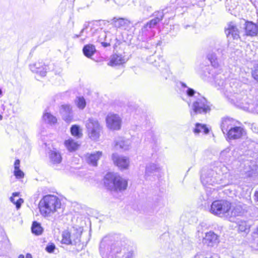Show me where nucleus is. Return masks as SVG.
<instances>
[{
    "label": "nucleus",
    "mask_w": 258,
    "mask_h": 258,
    "mask_svg": "<svg viewBox=\"0 0 258 258\" xmlns=\"http://www.w3.org/2000/svg\"><path fill=\"white\" fill-rule=\"evenodd\" d=\"M201 182L204 185L221 184L223 183L220 176L213 170H208L206 174L202 173L201 176Z\"/></svg>",
    "instance_id": "obj_8"
},
{
    "label": "nucleus",
    "mask_w": 258,
    "mask_h": 258,
    "mask_svg": "<svg viewBox=\"0 0 258 258\" xmlns=\"http://www.w3.org/2000/svg\"><path fill=\"white\" fill-rule=\"evenodd\" d=\"M106 121L107 125L110 129L118 130L120 128L121 120L118 115L109 114L106 117Z\"/></svg>",
    "instance_id": "obj_12"
},
{
    "label": "nucleus",
    "mask_w": 258,
    "mask_h": 258,
    "mask_svg": "<svg viewBox=\"0 0 258 258\" xmlns=\"http://www.w3.org/2000/svg\"><path fill=\"white\" fill-rule=\"evenodd\" d=\"M121 254L122 258H133L134 256V251L129 245L127 247L126 251L123 252Z\"/></svg>",
    "instance_id": "obj_39"
},
{
    "label": "nucleus",
    "mask_w": 258,
    "mask_h": 258,
    "mask_svg": "<svg viewBox=\"0 0 258 258\" xmlns=\"http://www.w3.org/2000/svg\"><path fill=\"white\" fill-rule=\"evenodd\" d=\"M90 35H88L87 36H86V37H88V36H89Z\"/></svg>",
    "instance_id": "obj_56"
},
{
    "label": "nucleus",
    "mask_w": 258,
    "mask_h": 258,
    "mask_svg": "<svg viewBox=\"0 0 258 258\" xmlns=\"http://www.w3.org/2000/svg\"><path fill=\"white\" fill-rule=\"evenodd\" d=\"M102 152L97 151L94 153L88 154L87 155V163L93 166L97 165V161L102 156Z\"/></svg>",
    "instance_id": "obj_21"
},
{
    "label": "nucleus",
    "mask_w": 258,
    "mask_h": 258,
    "mask_svg": "<svg viewBox=\"0 0 258 258\" xmlns=\"http://www.w3.org/2000/svg\"><path fill=\"white\" fill-rule=\"evenodd\" d=\"M55 245L52 243H49L46 246V247L45 248V250L47 252H48L49 253H52L54 251V250L55 249Z\"/></svg>",
    "instance_id": "obj_44"
},
{
    "label": "nucleus",
    "mask_w": 258,
    "mask_h": 258,
    "mask_svg": "<svg viewBox=\"0 0 258 258\" xmlns=\"http://www.w3.org/2000/svg\"><path fill=\"white\" fill-rule=\"evenodd\" d=\"M47 70H48V67L46 66L44 64L43 66H42V67H41L40 68H39L38 69V71H39L33 72L40 75L42 77H44L46 75Z\"/></svg>",
    "instance_id": "obj_41"
},
{
    "label": "nucleus",
    "mask_w": 258,
    "mask_h": 258,
    "mask_svg": "<svg viewBox=\"0 0 258 258\" xmlns=\"http://www.w3.org/2000/svg\"><path fill=\"white\" fill-rule=\"evenodd\" d=\"M243 214V211L241 207L240 206H236L231 212L230 211V215L229 216H241Z\"/></svg>",
    "instance_id": "obj_36"
},
{
    "label": "nucleus",
    "mask_w": 258,
    "mask_h": 258,
    "mask_svg": "<svg viewBox=\"0 0 258 258\" xmlns=\"http://www.w3.org/2000/svg\"><path fill=\"white\" fill-rule=\"evenodd\" d=\"M224 154V152L223 151V152H221V155H223V154Z\"/></svg>",
    "instance_id": "obj_55"
},
{
    "label": "nucleus",
    "mask_w": 258,
    "mask_h": 258,
    "mask_svg": "<svg viewBox=\"0 0 258 258\" xmlns=\"http://www.w3.org/2000/svg\"><path fill=\"white\" fill-rule=\"evenodd\" d=\"M231 203L226 200H217L214 201L211 205L210 212L215 215L220 217H229Z\"/></svg>",
    "instance_id": "obj_6"
},
{
    "label": "nucleus",
    "mask_w": 258,
    "mask_h": 258,
    "mask_svg": "<svg viewBox=\"0 0 258 258\" xmlns=\"http://www.w3.org/2000/svg\"><path fill=\"white\" fill-rule=\"evenodd\" d=\"M112 24L117 28L126 29L129 26L130 22L126 19L113 18L112 20Z\"/></svg>",
    "instance_id": "obj_22"
},
{
    "label": "nucleus",
    "mask_w": 258,
    "mask_h": 258,
    "mask_svg": "<svg viewBox=\"0 0 258 258\" xmlns=\"http://www.w3.org/2000/svg\"><path fill=\"white\" fill-rule=\"evenodd\" d=\"M101 43L102 45L104 47H107V46L110 45V43H107V42H101Z\"/></svg>",
    "instance_id": "obj_49"
},
{
    "label": "nucleus",
    "mask_w": 258,
    "mask_h": 258,
    "mask_svg": "<svg viewBox=\"0 0 258 258\" xmlns=\"http://www.w3.org/2000/svg\"><path fill=\"white\" fill-rule=\"evenodd\" d=\"M71 134L73 136L77 137V138H80L82 136V134L81 133L79 126L77 125H73L71 128Z\"/></svg>",
    "instance_id": "obj_38"
},
{
    "label": "nucleus",
    "mask_w": 258,
    "mask_h": 258,
    "mask_svg": "<svg viewBox=\"0 0 258 258\" xmlns=\"http://www.w3.org/2000/svg\"><path fill=\"white\" fill-rule=\"evenodd\" d=\"M159 42L157 43L154 40L150 39L148 41L144 42V43L142 44V46L147 49H152L151 50V52H153L155 53L156 51L155 48L159 44Z\"/></svg>",
    "instance_id": "obj_26"
},
{
    "label": "nucleus",
    "mask_w": 258,
    "mask_h": 258,
    "mask_svg": "<svg viewBox=\"0 0 258 258\" xmlns=\"http://www.w3.org/2000/svg\"><path fill=\"white\" fill-rule=\"evenodd\" d=\"M91 32L92 36H95L96 34H99V35L98 36L97 41H101L102 40L106 37L105 32L101 29H94V28L91 29Z\"/></svg>",
    "instance_id": "obj_33"
},
{
    "label": "nucleus",
    "mask_w": 258,
    "mask_h": 258,
    "mask_svg": "<svg viewBox=\"0 0 258 258\" xmlns=\"http://www.w3.org/2000/svg\"><path fill=\"white\" fill-rule=\"evenodd\" d=\"M2 94V91L1 90V89L0 88V95H1Z\"/></svg>",
    "instance_id": "obj_54"
},
{
    "label": "nucleus",
    "mask_w": 258,
    "mask_h": 258,
    "mask_svg": "<svg viewBox=\"0 0 258 258\" xmlns=\"http://www.w3.org/2000/svg\"><path fill=\"white\" fill-rule=\"evenodd\" d=\"M147 61L149 63L152 64L155 67H164L165 66V63L162 57H158V60H157L155 56L151 55L147 58Z\"/></svg>",
    "instance_id": "obj_25"
},
{
    "label": "nucleus",
    "mask_w": 258,
    "mask_h": 258,
    "mask_svg": "<svg viewBox=\"0 0 258 258\" xmlns=\"http://www.w3.org/2000/svg\"><path fill=\"white\" fill-rule=\"evenodd\" d=\"M230 94L229 95L228 94H226V93H225V95H226L227 97L232 103H239L240 107L243 108L244 110L258 114V104L253 103H252V101H250V102H248L247 104L244 105L243 102H240L241 99L240 95L236 93H232L230 92Z\"/></svg>",
    "instance_id": "obj_7"
},
{
    "label": "nucleus",
    "mask_w": 258,
    "mask_h": 258,
    "mask_svg": "<svg viewBox=\"0 0 258 258\" xmlns=\"http://www.w3.org/2000/svg\"><path fill=\"white\" fill-rule=\"evenodd\" d=\"M181 85L183 87H186V85L184 83H181Z\"/></svg>",
    "instance_id": "obj_51"
},
{
    "label": "nucleus",
    "mask_w": 258,
    "mask_h": 258,
    "mask_svg": "<svg viewBox=\"0 0 258 258\" xmlns=\"http://www.w3.org/2000/svg\"><path fill=\"white\" fill-rule=\"evenodd\" d=\"M86 126L89 137L93 140H97L100 136L101 127L98 121L94 118H89L86 122Z\"/></svg>",
    "instance_id": "obj_9"
},
{
    "label": "nucleus",
    "mask_w": 258,
    "mask_h": 258,
    "mask_svg": "<svg viewBox=\"0 0 258 258\" xmlns=\"http://www.w3.org/2000/svg\"><path fill=\"white\" fill-rule=\"evenodd\" d=\"M254 200H255L256 202H258V191H256V192L254 193Z\"/></svg>",
    "instance_id": "obj_50"
},
{
    "label": "nucleus",
    "mask_w": 258,
    "mask_h": 258,
    "mask_svg": "<svg viewBox=\"0 0 258 258\" xmlns=\"http://www.w3.org/2000/svg\"><path fill=\"white\" fill-rule=\"evenodd\" d=\"M244 133L245 131L243 128L235 125L225 134L229 140H236L240 139Z\"/></svg>",
    "instance_id": "obj_15"
},
{
    "label": "nucleus",
    "mask_w": 258,
    "mask_h": 258,
    "mask_svg": "<svg viewBox=\"0 0 258 258\" xmlns=\"http://www.w3.org/2000/svg\"><path fill=\"white\" fill-rule=\"evenodd\" d=\"M194 132L195 134H199L200 133H204V134H208L209 132V130L205 124L197 123Z\"/></svg>",
    "instance_id": "obj_29"
},
{
    "label": "nucleus",
    "mask_w": 258,
    "mask_h": 258,
    "mask_svg": "<svg viewBox=\"0 0 258 258\" xmlns=\"http://www.w3.org/2000/svg\"><path fill=\"white\" fill-rule=\"evenodd\" d=\"M128 245V241L123 237L107 235L101 241L100 250L103 258H117L126 251Z\"/></svg>",
    "instance_id": "obj_1"
},
{
    "label": "nucleus",
    "mask_w": 258,
    "mask_h": 258,
    "mask_svg": "<svg viewBox=\"0 0 258 258\" xmlns=\"http://www.w3.org/2000/svg\"><path fill=\"white\" fill-rule=\"evenodd\" d=\"M245 32L247 36H256L258 34V25L251 21H246L245 23Z\"/></svg>",
    "instance_id": "obj_18"
},
{
    "label": "nucleus",
    "mask_w": 258,
    "mask_h": 258,
    "mask_svg": "<svg viewBox=\"0 0 258 258\" xmlns=\"http://www.w3.org/2000/svg\"><path fill=\"white\" fill-rule=\"evenodd\" d=\"M96 51L95 46L92 44H87L84 46L83 52L84 54L87 57H91Z\"/></svg>",
    "instance_id": "obj_27"
},
{
    "label": "nucleus",
    "mask_w": 258,
    "mask_h": 258,
    "mask_svg": "<svg viewBox=\"0 0 258 258\" xmlns=\"http://www.w3.org/2000/svg\"><path fill=\"white\" fill-rule=\"evenodd\" d=\"M105 186L109 190L121 192L125 190L127 186V181L119 175L108 173L104 176Z\"/></svg>",
    "instance_id": "obj_4"
},
{
    "label": "nucleus",
    "mask_w": 258,
    "mask_h": 258,
    "mask_svg": "<svg viewBox=\"0 0 258 258\" xmlns=\"http://www.w3.org/2000/svg\"><path fill=\"white\" fill-rule=\"evenodd\" d=\"M253 78L258 82V68H256L252 72Z\"/></svg>",
    "instance_id": "obj_46"
},
{
    "label": "nucleus",
    "mask_w": 258,
    "mask_h": 258,
    "mask_svg": "<svg viewBox=\"0 0 258 258\" xmlns=\"http://www.w3.org/2000/svg\"><path fill=\"white\" fill-rule=\"evenodd\" d=\"M2 108H3V109L4 110H5V106H4V104H3V105H2Z\"/></svg>",
    "instance_id": "obj_53"
},
{
    "label": "nucleus",
    "mask_w": 258,
    "mask_h": 258,
    "mask_svg": "<svg viewBox=\"0 0 258 258\" xmlns=\"http://www.w3.org/2000/svg\"><path fill=\"white\" fill-rule=\"evenodd\" d=\"M44 64L43 62L38 61L35 63L30 64L29 67L32 72H38V69Z\"/></svg>",
    "instance_id": "obj_40"
},
{
    "label": "nucleus",
    "mask_w": 258,
    "mask_h": 258,
    "mask_svg": "<svg viewBox=\"0 0 258 258\" xmlns=\"http://www.w3.org/2000/svg\"><path fill=\"white\" fill-rule=\"evenodd\" d=\"M19 192H14L12 195V197L10 198L11 202L16 205V208L17 209L20 208L21 204L24 202L23 199L21 198L16 199V198L19 197Z\"/></svg>",
    "instance_id": "obj_30"
},
{
    "label": "nucleus",
    "mask_w": 258,
    "mask_h": 258,
    "mask_svg": "<svg viewBox=\"0 0 258 258\" xmlns=\"http://www.w3.org/2000/svg\"><path fill=\"white\" fill-rule=\"evenodd\" d=\"M190 27V25H185V26H184V28H185V29H187V28L188 27Z\"/></svg>",
    "instance_id": "obj_52"
},
{
    "label": "nucleus",
    "mask_w": 258,
    "mask_h": 258,
    "mask_svg": "<svg viewBox=\"0 0 258 258\" xmlns=\"http://www.w3.org/2000/svg\"><path fill=\"white\" fill-rule=\"evenodd\" d=\"M88 25H89L88 24H85L84 25V28L82 29L80 34L79 35H75V36H74V38H78L80 36H82L83 34L85 32V30L88 28Z\"/></svg>",
    "instance_id": "obj_45"
},
{
    "label": "nucleus",
    "mask_w": 258,
    "mask_h": 258,
    "mask_svg": "<svg viewBox=\"0 0 258 258\" xmlns=\"http://www.w3.org/2000/svg\"><path fill=\"white\" fill-rule=\"evenodd\" d=\"M219 241V236L212 231L207 232L203 239V243L210 247L217 245Z\"/></svg>",
    "instance_id": "obj_13"
},
{
    "label": "nucleus",
    "mask_w": 258,
    "mask_h": 258,
    "mask_svg": "<svg viewBox=\"0 0 258 258\" xmlns=\"http://www.w3.org/2000/svg\"><path fill=\"white\" fill-rule=\"evenodd\" d=\"M64 145L68 150L70 152L76 150L79 146V145L77 142H74L72 139L66 140Z\"/></svg>",
    "instance_id": "obj_28"
},
{
    "label": "nucleus",
    "mask_w": 258,
    "mask_h": 258,
    "mask_svg": "<svg viewBox=\"0 0 258 258\" xmlns=\"http://www.w3.org/2000/svg\"><path fill=\"white\" fill-rule=\"evenodd\" d=\"M125 61V59L121 54H114L111 56L109 64L111 66H115L124 63Z\"/></svg>",
    "instance_id": "obj_24"
},
{
    "label": "nucleus",
    "mask_w": 258,
    "mask_h": 258,
    "mask_svg": "<svg viewBox=\"0 0 258 258\" xmlns=\"http://www.w3.org/2000/svg\"><path fill=\"white\" fill-rule=\"evenodd\" d=\"M18 258H25V256L23 254L19 255ZM26 258H32V256L31 254L27 253L26 255Z\"/></svg>",
    "instance_id": "obj_48"
},
{
    "label": "nucleus",
    "mask_w": 258,
    "mask_h": 258,
    "mask_svg": "<svg viewBox=\"0 0 258 258\" xmlns=\"http://www.w3.org/2000/svg\"><path fill=\"white\" fill-rule=\"evenodd\" d=\"M159 170V168L157 165L154 163H150L146 166L145 175L150 176L152 174L158 172Z\"/></svg>",
    "instance_id": "obj_31"
},
{
    "label": "nucleus",
    "mask_w": 258,
    "mask_h": 258,
    "mask_svg": "<svg viewBox=\"0 0 258 258\" xmlns=\"http://www.w3.org/2000/svg\"><path fill=\"white\" fill-rule=\"evenodd\" d=\"M20 163V160L19 159L16 160V161L15 162V164H14L15 169L20 168H19Z\"/></svg>",
    "instance_id": "obj_47"
},
{
    "label": "nucleus",
    "mask_w": 258,
    "mask_h": 258,
    "mask_svg": "<svg viewBox=\"0 0 258 258\" xmlns=\"http://www.w3.org/2000/svg\"><path fill=\"white\" fill-rule=\"evenodd\" d=\"M112 159L114 163L120 169H126L128 166V159L125 157L120 156L117 154H113Z\"/></svg>",
    "instance_id": "obj_16"
},
{
    "label": "nucleus",
    "mask_w": 258,
    "mask_h": 258,
    "mask_svg": "<svg viewBox=\"0 0 258 258\" xmlns=\"http://www.w3.org/2000/svg\"><path fill=\"white\" fill-rule=\"evenodd\" d=\"M238 124L239 122L232 118L224 117L222 119L220 127L223 134H225L231 128Z\"/></svg>",
    "instance_id": "obj_14"
},
{
    "label": "nucleus",
    "mask_w": 258,
    "mask_h": 258,
    "mask_svg": "<svg viewBox=\"0 0 258 258\" xmlns=\"http://www.w3.org/2000/svg\"><path fill=\"white\" fill-rule=\"evenodd\" d=\"M0 117H1V119L2 118V116L0 115Z\"/></svg>",
    "instance_id": "obj_57"
},
{
    "label": "nucleus",
    "mask_w": 258,
    "mask_h": 258,
    "mask_svg": "<svg viewBox=\"0 0 258 258\" xmlns=\"http://www.w3.org/2000/svg\"><path fill=\"white\" fill-rule=\"evenodd\" d=\"M155 18L147 22L142 28L141 32L143 35H147L149 30L154 28L156 25L163 19L164 13L163 12H157L154 15Z\"/></svg>",
    "instance_id": "obj_11"
},
{
    "label": "nucleus",
    "mask_w": 258,
    "mask_h": 258,
    "mask_svg": "<svg viewBox=\"0 0 258 258\" xmlns=\"http://www.w3.org/2000/svg\"><path fill=\"white\" fill-rule=\"evenodd\" d=\"M59 112L62 117L67 122H69L72 119V107L69 104H62L60 106Z\"/></svg>",
    "instance_id": "obj_17"
},
{
    "label": "nucleus",
    "mask_w": 258,
    "mask_h": 258,
    "mask_svg": "<svg viewBox=\"0 0 258 258\" xmlns=\"http://www.w3.org/2000/svg\"><path fill=\"white\" fill-rule=\"evenodd\" d=\"M43 119L49 124H54L57 121L56 118L49 113H45L43 115Z\"/></svg>",
    "instance_id": "obj_34"
},
{
    "label": "nucleus",
    "mask_w": 258,
    "mask_h": 258,
    "mask_svg": "<svg viewBox=\"0 0 258 258\" xmlns=\"http://www.w3.org/2000/svg\"><path fill=\"white\" fill-rule=\"evenodd\" d=\"M49 158L50 163L53 167L58 166L62 161L61 154L56 149L50 151Z\"/></svg>",
    "instance_id": "obj_19"
},
{
    "label": "nucleus",
    "mask_w": 258,
    "mask_h": 258,
    "mask_svg": "<svg viewBox=\"0 0 258 258\" xmlns=\"http://www.w3.org/2000/svg\"><path fill=\"white\" fill-rule=\"evenodd\" d=\"M61 242L67 245L76 244L80 241L81 233L77 230H74L73 232L64 231L62 234Z\"/></svg>",
    "instance_id": "obj_10"
},
{
    "label": "nucleus",
    "mask_w": 258,
    "mask_h": 258,
    "mask_svg": "<svg viewBox=\"0 0 258 258\" xmlns=\"http://www.w3.org/2000/svg\"><path fill=\"white\" fill-rule=\"evenodd\" d=\"M131 145V141L124 140L123 138H119L115 141V146L116 149H121L123 150H127Z\"/></svg>",
    "instance_id": "obj_23"
},
{
    "label": "nucleus",
    "mask_w": 258,
    "mask_h": 258,
    "mask_svg": "<svg viewBox=\"0 0 258 258\" xmlns=\"http://www.w3.org/2000/svg\"><path fill=\"white\" fill-rule=\"evenodd\" d=\"M31 231L33 233L38 235L42 233V228L41 227L40 223L34 221L32 223Z\"/></svg>",
    "instance_id": "obj_35"
},
{
    "label": "nucleus",
    "mask_w": 258,
    "mask_h": 258,
    "mask_svg": "<svg viewBox=\"0 0 258 258\" xmlns=\"http://www.w3.org/2000/svg\"><path fill=\"white\" fill-rule=\"evenodd\" d=\"M238 230L247 234L249 232L250 225L246 221H240L238 222Z\"/></svg>",
    "instance_id": "obj_32"
},
{
    "label": "nucleus",
    "mask_w": 258,
    "mask_h": 258,
    "mask_svg": "<svg viewBox=\"0 0 258 258\" xmlns=\"http://www.w3.org/2000/svg\"><path fill=\"white\" fill-rule=\"evenodd\" d=\"M211 110V104L203 96H200L193 101L190 115L192 117L198 114H206Z\"/></svg>",
    "instance_id": "obj_5"
},
{
    "label": "nucleus",
    "mask_w": 258,
    "mask_h": 258,
    "mask_svg": "<svg viewBox=\"0 0 258 258\" xmlns=\"http://www.w3.org/2000/svg\"><path fill=\"white\" fill-rule=\"evenodd\" d=\"M187 95L189 97H193L195 96L196 99L198 97H199L200 96V94L199 93H197L193 89L188 88L186 91Z\"/></svg>",
    "instance_id": "obj_42"
},
{
    "label": "nucleus",
    "mask_w": 258,
    "mask_h": 258,
    "mask_svg": "<svg viewBox=\"0 0 258 258\" xmlns=\"http://www.w3.org/2000/svg\"><path fill=\"white\" fill-rule=\"evenodd\" d=\"M76 104L80 109H83L86 105V100L83 97H77L76 100Z\"/></svg>",
    "instance_id": "obj_37"
},
{
    "label": "nucleus",
    "mask_w": 258,
    "mask_h": 258,
    "mask_svg": "<svg viewBox=\"0 0 258 258\" xmlns=\"http://www.w3.org/2000/svg\"><path fill=\"white\" fill-rule=\"evenodd\" d=\"M225 34L229 38L237 40L239 38V31L237 27L233 24L230 23L228 27L225 29Z\"/></svg>",
    "instance_id": "obj_20"
},
{
    "label": "nucleus",
    "mask_w": 258,
    "mask_h": 258,
    "mask_svg": "<svg viewBox=\"0 0 258 258\" xmlns=\"http://www.w3.org/2000/svg\"><path fill=\"white\" fill-rule=\"evenodd\" d=\"M226 45L222 44H219L218 46L216 47V51L217 52L219 57L215 52H212L208 54L207 58L211 62V66H208L205 69V74L206 76L213 78L215 82L216 85L220 88H222L225 85V76L222 74L221 67V59L226 52Z\"/></svg>",
    "instance_id": "obj_2"
},
{
    "label": "nucleus",
    "mask_w": 258,
    "mask_h": 258,
    "mask_svg": "<svg viewBox=\"0 0 258 258\" xmlns=\"http://www.w3.org/2000/svg\"><path fill=\"white\" fill-rule=\"evenodd\" d=\"M14 175L17 178H21L24 177V174L20 168L15 169L14 171Z\"/></svg>",
    "instance_id": "obj_43"
},
{
    "label": "nucleus",
    "mask_w": 258,
    "mask_h": 258,
    "mask_svg": "<svg viewBox=\"0 0 258 258\" xmlns=\"http://www.w3.org/2000/svg\"><path fill=\"white\" fill-rule=\"evenodd\" d=\"M61 202L58 197L53 195L44 196L39 202L40 214L44 217H49L60 209Z\"/></svg>",
    "instance_id": "obj_3"
}]
</instances>
